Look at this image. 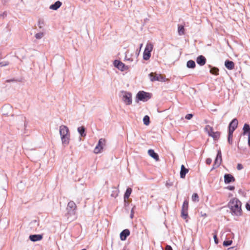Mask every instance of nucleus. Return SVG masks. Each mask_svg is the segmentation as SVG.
I'll return each mask as SVG.
<instances>
[{
  "instance_id": "obj_15",
  "label": "nucleus",
  "mask_w": 250,
  "mask_h": 250,
  "mask_svg": "<svg viewBox=\"0 0 250 250\" xmlns=\"http://www.w3.org/2000/svg\"><path fill=\"white\" fill-rule=\"evenodd\" d=\"M196 62L199 65L203 66L206 62V59L204 56L200 55L197 58Z\"/></svg>"
},
{
  "instance_id": "obj_5",
  "label": "nucleus",
  "mask_w": 250,
  "mask_h": 250,
  "mask_svg": "<svg viewBox=\"0 0 250 250\" xmlns=\"http://www.w3.org/2000/svg\"><path fill=\"white\" fill-rule=\"evenodd\" d=\"M153 49V45L151 43H147L146 46L143 53V59L145 60H148L151 56V52Z\"/></svg>"
},
{
  "instance_id": "obj_33",
  "label": "nucleus",
  "mask_w": 250,
  "mask_h": 250,
  "mask_svg": "<svg viewBox=\"0 0 250 250\" xmlns=\"http://www.w3.org/2000/svg\"><path fill=\"white\" fill-rule=\"evenodd\" d=\"M38 25L39 27L41 29L44 26V21L42 20H39L38 21Z\"/></svg>"
},
{
  "instance_id": "obj_46",
  "label": "nucleus",
  "mask_w": 250,
  "mask_h": 250,
  "mask_svg": "<svg viewBox=\"0 0 250 250\" xmlns=\"http://www.w3.org/2000/svg\"><path fill=\"white\" fill-rule=\"evenodd\" d=\"M222 154L221 151L219 150L218 151L216 156H221Z\"/></svg>"
},
{
  "instance_id": "obj_28",
  "label": "nucleus",
  "mask_w": 250,
  "mask_h": 250,
  "mask_svg": "<svg viewBox=\"0 0 250 250\" xmlns=\"http://www.w3.org/2000/svg\"><path fill=\"white\" fill-rule=\"evenodd\" d=\"M143 122H144V125H148L149 124L150 121H149V117L148 116L146 115L144 116V117L143 118Z\"/></svg>"
},
{
  "instance_id": "obj_7",
  "label": "nucleus",
  "mask_w": 250,
  "mask_h": 250,
  "mask_svg": "<svg viewBox=\"0 0 250 250\" xmlns=\"http://www.w3.org/2000/svg\"><path fill=\"white\" fill-rule=\"evenodd\" d=\"M150 80L151 82L154 81H160L163 82L165 81V78L160 74H158L156 73H151L149 74Z\"/></svg>"
},
{
  "instance_id": "obj_37",
  "label": "nucleus",
  "mask_w": 250,
  "mask_h": 250,
  "mask_svg": "<svg viewBox=\"0 0 250 250\" xmlns=\"http://www.w3.org/2000/svg\"><path fill=\"white\" fill-rule=\"evenodd\" d=\"M213 238L214 239L215 243L216 244H217L218 243V239L217 238V234H214V235H213Z\"/></svg>"
},
{
  "instance_id": "obj_34",
  "label": "nucleus",
  "mask_w": 250,
  "mask_h": 250,
  "mask_svg": "<svg viewBox=\"0 0 250 250\" xmlns=\"http://www.w3.org/2000/svg\"><path fill=\"white\" fill-rule=\"evenodd\" d=\"M232 243V241H231V240H229V241H225L224 242H223V245L224 246H230Z\"/></svg>"
},
{
  "instance_id": "obj_36",
  "label": "nucleus",
  "mask_w": 250,
  "mask_h": 250,
  "mask_svg": "<svg viewBox=\"0 0 250 250\" xmlns=\"http://www.w3.org/2000/svg\"><path fill=\"white\" fill-rule=\"evenodd\" d=\"M193 117V114H188L186 115L185 118L187 120H190Z\"/></svg>"
},
{
  "instance_id": "obj_43",
  "label": "nucleus",
  "mask_w": 250,
  "mask_h": 250,
  "mask_svg": "<svg viewBox=\"0 0 250 250\" xmlns=\"http://www.w3.org/2000/svg\"><path fill=\"white\" fill-rule=\"evenodd\" d=\"M7 64H8V63L5 62H0V65L1 66H5V65H7Z\"/></svg>"
},
{
  "instance_id": "obj_49",
  "label": "nucleus",
  "mask_w": 250,
  "mask_h": 250,
  "mask_svg": "<svg viewBox=\"0 0 250 250\" xmlns=\"http://www.w3.org/2000/svg\"><path fill=\"white\" fill-rule=\"evenodd\" d=\"M156 161H159V157H153Z\"/></svg>"
},
{
  "instance_id": "obj_24",
  "label": "nucleus",
  "mask_w": 250,
  "mask_h": 250,
  "mask_svg": "<svg viewBox=\"0 0 250 250\" xmlns=\"http://www.w3.org/2000/svg\"><path fill=\"white\" fill-rule=\"evenodd\" d=\"M78 131L81 137H84L86 135L85 133V128L83 126H80L78 128Z\"/></svg>"
},
{
  "instance_id": "obj_35",
  "label": "nucleus",
  "mask_w": 250,
  "mask_h": 250,
  "mask_svg": "<svg viewBox=\"0 0 250 250\" xmlns=\"http://www.w3.org/2000/svg\"><path fill=\"white\" fill-rule=\"evenodd\" d=\"M232 135H233V134H231V135L230 136V132H229L228 142L230 144H232Z\"/></svg>"
},
{
  "instance_id": "obj_51",
  "label": "nucleus",
  "mask_w": 250,
  "mask_h": 250,
  "mask_svg": "<svg viewBox=\"0 0 250 250\" xmlns=\"http://www.w3.org/2000/svg\"><path fill=\"white\" fill-rule=\"evenodd\" d=\"M123 250H128L124 249Z\"/></svg>"
},
{
  "instance_id": "obj_4",
  "label": "nucleus",
  "mask_w": 250,
  "mask_h": 250,
  "mask_svg": "<svg viewBox=\"0 0 250 250\" xmlns=\"http://www.w3.org/2000/svg\"><path fill=\"white\" fill-rule=\"evenodd\" d=\"M77 209V206L74 202L71 201L68 203L66 210H67V216L69 217L71 215H75L76 214V210Z\"/></svg>"
},
{
  "instance_id": "obj_21",
  "label": "nucleus",
  "mask_w": 250,
  "mask_h": 250,
  "mask_svg": "<svg viewBox=\"0 0 250 250\" xmlns=\"http://www.w3.org/2000/svg\"><path fill=\"white\" fill-rule=\"evenodd\" d=\"M243 134L248 135L250 134V126L247 124H245L243 128Z\"/></svg>"
},
{
  "instance_id": "obj_6",
  "label": "nucleus",
  "mask_w": 250,
  "mask_h": 250,
  "mask_svg": "<svg viewBox=\"0 0 250 250\" xmlns=\"http://www.w3.org/2000/svg\"><path fill=\"white\" fill-rule=\"evenodd\" d=\"M136 98L140 101H146L150 99V94L144 91H139L136 96Z\"/></svg>"
},
{
  "instance_id": "obj_9",
  "label": "nucleus",
  "mask_w": 250,
  "mask_h": 250,
  "mask_svg": "<svg viewBox=\"0 0 250 250\" xmlns=\"http://www.w3.org/2000/svg\"><path fill=\"white\" fill-rule=\"evenodd\" d=\"M105 141L104 139L101 138L99 139L98 143L95 148H94V152L96 154L100 153L103 148V146L105 144Z\"/></svg>"
},
{
  "instance_id": "obj_45",
  "label": "nucleus",
  "mask_w": 250,
  "mask_h": 250,
  "mask_svg": "<svg viewBox=\"0 0 250 250\" xmlns=\"http://www.w3.org/2000/svg\"><path fill=\"white\" fill-rule=\"evenodd\" d=\"M133 216H134V211H133V209H132L131 211L130 218H133Z\"/></svg>"
},
{
  "instance_id": "obj_3",
  "label": "nucleus",
  "mask_w": 250,
  "mask_h": 250,
  "mask_svg": "<svg viewBox=\"0 0 250 250\" xmlns=\"http://www.w3.org/2000/svg\"><path fill=\"white\" fill-rule=\"evenodd\" d=\"M205 131L208 133V136L212 137L214 140H217L220 137V133L218 131L214 132L213 128L209 125L206 126Z\"/></svg>"
},
{
  "instance_id": "obj_27",
  "label": "nucleus",
  "mask_w": 250,
  "mask_h": 250,
  "mask_svg": "<svg viewBox=\"0 0 250 250\" xmlns=\"http://www.w3.org/2000/svg\"><path fill=\"white\" fill-rule=\"evenodd\" d=\"M178 32L179 35H183L185 33V29L183 25H179Z\"/></svg>"
},
{
  "instance_id": "obj_14",
  "label": "nucleus",
  "mask_w": 250,
  "mask_h": 250,
  "mask_svg": "<svg viewBox=\"0 0 250 250\" xmlns=\"http://www.w3.org/2000/svg\"><path fill=\"white\" fill-rule=\"evenodd\" d=\"M130 234V231L128 229H124L120 233V239L121 240L125 241L126 237Z\"/></svg>"
},
{
  "instance_id": "obj_42",
  "label": "nucleus",
  "mask_w": 250,
  "mask_h": 250,
  "mask_svg": "<svg viewBox=\"0 0 250 250\" xmlns=\"http://www.w3.org/2000/svg\"><path fill=\"white\" fill-rule=\"evenodd\" d=\"M246 208L247 210L250 211V203H247L246 205Z\"/></svg>"
},
{
  "instance_id": "obj_50",
  "label": "nucleus",
  "mask_w": 250,
  "mask_h": 250,
  "mask_svg": "<svg viewBox=\"0 0 250 250\" xmlns=\"http://www.w3.org/2000/svg\"><path fill=\"white\" fill-rule=\"evenodd\" d=\"M142 46H143V44H140V49L142 48Z\"/></svg>"
},
{
  "instance_id": "obj_25",
  "label": "nucleus",
  "mask_w": 250,
  "mask_h": 250,
  "mask_svg": "<svg viewBox=\"0 0 250 250\" xmlns=\"http://www.w3.org/2000/svg\"><path fill=\"white\" fill-rule=\"evenodd\" d=\"M131 192H132V189L130 188H127L125 193V195H124V199H125V201L126 200V199H127L130 196L131 193Z\"/></svg>"
},
{
  "instance_id": "obj_16",
  "label": "nucleus",
  "mask_w": 250,
  "mask_h": 250,
  "mask_svg": "<svg viewBox=\"0 0 250 250\" xmlns=\"http://www.w3.org/2000/svg\"><path fill=\"white\" fill-rule=\"evenodd\" d=\"M70 135L61 137L62 144L63 146H65L69 144L70 140Z\"/></svg>"
},
{
  "instance_id": "obj_1",
  "label": "nucleus",
  "mask_w": 250,
  "mask_h": 250,
  "mask_svg": "<svg viewBox=\"0 0 250 250\" xmlns=\"http://www.w3.org/2000/svg\"><path fill=\"white\" fill-rule=\"evenodd\" d=\"M228 206L233 215L241 216L242 215V203L237 198L231 199L229 202Z\"/></svg>"
},
{
  "instance_id": "obj_11",
  "label": "nucleus",
  "mask_w": 250,
  "mask_h": 250,
  "mask_svg": "<svg viewBox=\"0 0 250 250\" xmlns=\"http://www.w3.org/2000/svg\"><path fill=\"white\" fill-rule=\"evenodd\" d=\"M114 65L118 68L119 70L123 71L125 70H127L128 69V66L125 65L124 63L118 60H115L114 61Z\"/></svg>"
},
{
  "instance_id": "obj_39",
  "label": "nucleus",
  "mask_w": 250,
  "mask_h": 250,
  "mask_svg": "<svg viewBox=\"0 0 250 250\" xmlns=\"http://www.w3.org/2000/svg\"><path fill=\"white\" fill-rule=\"evenodd\" d=\"M212 162V160L210 158H208L206 160V163L208 164V165H210L211 164Z\"/></svg>"
},
{
  "instance_id": "obj_31",
  "label": "nucleus",
  "mask_w": 250,
  "mask_h": 250,
  "mask_svg": "<svg viewBox=\"0 0 250 250\" xmlns=\"http://www.w3.org/2000/svg\"><path fill=\"white\" fill-rule=\"evenodd\" d=\"M148 154L149 156H158V154L154 152V150L151 149L148 150Z\"/></svg>"
},
{
  "instance_id": "obj_38",
  "label": "nucleus",
  "mask_w": 250,
  "mask_h": 250,
  "mask_svg": "<svg viewBox=\"0 0 250 250\" xmlns=\"http://www.w3.org/2000/svg\"><path fill=\"white\" fill-rule=\"evenodd\" d=\"M243 168V166L241 164H238L237 166V168L238 170H241Z\"/></svg>"
},
{
  "instance_id": "obj_47",
  "label": "nucleus",
  "mask_w": 250,
  "mask_h": 250,
  "mask_svg": "<svg viewBox=\"0 0 250 250\" xmlns=\"http://www.w3.org/2000/svg\"><path fill=\"white\" fill-rule=\"evenodd\" d=\"M248 137H248V139H248V142H249V145H250V134H249V135L248 136Z\"/></svg>"
},
{
  "instance_id": "obj_32",
  "label": "nucleus",
  "mask_w": 250,
  "mask_h": 250,
  "mask_svg": "<svg viewBox=\"0 0 250 250\" xmlns=\"http://www.w3.org/2000/svg\"><path fill=\"white\" fill-rule=\"evenodd\" d=\"M44 33L43 32H40L35 34V37L37 39H41L44 36Z\"/></svg>"
},
{
  "instance_id": "obj_12",
  "label": "nucleus",
  "mask_w": 250,
  "mask_h": 250,
  "mask_svg": "<svg viewBox=\"0 0 250 250\" xmlns=\"http://www.w3.org/2000/svg\"><path fill=\"white\" fill-rule=\"evenodd\" d=\"M59 133L61 137L70 135L68 127L64 125H62L60 126Z\"/></svg>"
},
{
  "instance_id": "obj_18",
  "label": "nucleus",
  "mask_w": 250,
  "mask_h": 250,
  "mask_svg": "<svg viewBox=\"0 0 250 250\" xmlns=\"http://www.w3.org/2000/svg\"><path fill=\"white\" fill-rule=\"evenodd\" d=\"M188 172V169L186 168L185 166L182 165L181 167V170L180 172V177L181 178H185L186 174Z\"/></svg>"
},
{
  "instance_id": "obj_30",
  "label": "nucleus",
  "mask_w": 250,
  "mask_h": 250,
  "mask_svg": "<svg viewBox=\"0 0 250 250\" xmlns=\"http://www.w3.org/2000/svg\"><path fill=\"white\" fill-rule=\"evenodd\" d=\"M192 200L193 202H198L199 200V196L196 193H194L192 196Z\"/></svg>"
},
{
  "instance_id": "obj_48",
  "label": "nucleus",
  "mask_w": 250,
  "mask_h": 250,
  "mask_svg": "<svg viewBox=\"0 0 250 250\" xmlns=\"http://www.w3.org/2000/svg\"><path fill=\"white\" fill-rule=\"evenodd\" d=\"M7 108H9V109H11V108L10 106H4V107H3L2 109H4L5 108H7Z\"/></svg>"
},
{
  "instance_id": "obj_10",
  "label": "nucleus",
  "mask_w": 250,
  "mask_h": 250,
  "mask_svg": "<svg viewBox=\"0 0 250 250\" xmlns=\"http://www.w3.org/2000/svg\"><path fill=\"white\" fill-rule=\"evenodd\" d=\"M238 122L236 119H233L229 125V132H230V136L233 134V131L237 128Z\"/></svg>"
},
{
  "instance_id": "obj_44",
  "label": "nucleus",
  "mask_w": 250,
  "mask_h": 250,
  "mask_svg": "<svg viewBox=\"0 0 250 250\" xmlns=\"http://www.w3.org/2000/svg\"><path fill=\"white\" fill-rule=\"evenodd\" d=\"M227 188L230 190H233L234 189V187L233 186H229Z\"/></svg>"
},
{
  "instance_id": "obj_17",
  "label": "nucleus",
  "mask_w": 250,
  "mask_h": 250,
  "mask_svg": "<svg viewBox=\"0 0 250 250\" xmlns=\"http://www.w3.org/2000/svg\"><path fill=\"white\" fill-rule=\"evenodd\" d=\"M29 239L32 241L36 242L41 240L42 239V236L40 234L31 235L29 236Z\"/></svg>"
},
{
  "instance_id": "obj_23",
  "label": "nucleus",
  "mask_w": 250,
  "mask_h": 250,
  "mask_svg": "<svg viewBox=\"0 0 250 250\" xmlns=\"http://www.w3.org/2000/svg\"><path fill=\"white\" fill-rule=\"evenodd\" d=\"M187 66L189 68H194L196 66L195 62L192 60H189L187 62Z\"/></svg>"
},
{
  "instance_id": "obj_8",
  "label": "nucleus",
  "mask_w": 250,
  "mask_h": 250,
  "mask_svg": "<svg viewBox=\"0 0 250 250\" xmlns=\"http://www.w3.org/2000/svg\"><path fill=\"white\" fill-rule=\"evenodd\" d=\"M188 202L187 200H185L183 203L181 211V216L184 219H186L188 216Z\"/></svg>"
},
{
  "instance_id": "obj_2",
  "label": "nucleus",
  "mask_w": 250,
  "mask_h": 250,
  "mask_svg": "<svg viewBox=\"0 0 250 250\" xmlns=\"http://www.w3.org/2000/svg\"><path fill=\"white\" fill-rule=\"evenodd\" d=\"M121 94L122 96V101L126 105H130L132 104V94L130 92L125 91H122L121 92Z\"/></svg>"
},
{
  "instance_id": "obj_13",
  "label": "nucleus",
  "mask_w": 250,
  "mask_h": 250,
  "mask_svg": "<svg viewBox=\"0 0 250 250\" xmlns=\"http://www.w3.org/2000/svg\"><path fill=\"white\" fill-rule=\"evenodd\" d=\"M224 181L226 184H229L235 181L234 177L229 174H226L224 176Z\"/></svg>"
},
{
  "instance_id": "obj_22",
  "label": "nucleus",
  "mask_w": 250,
  "mask_h": 250,
  "mask_svg": "<svg viewBox=\"0 0 250 250\" xmlns=\"http://www.w3.org/2000/svg\"><path fill=\"white\" fill-rule=\"evenodd\" d=\"M222 161V157H215L214 163L213 166V168H215L218 167L221 164Z\"/></svg>"
},
{
  "instance_id": "obj_20",
  "label": "nucleus",
  "mask_w": 250,
  "mask_h": 250,
  "mask_svg": "<svg viewBox=\"0 0 250 250\" xmlns=\"http://www.w3.org/2000/svg\"><path fill=\"white\" fill-rule=\"evenodd\" d=\"M62 2L60 1H57L54 4L51 5L49 7L50 9H52L54 10H57L59 8L61 7L62 5Z\"/></svg>"
},
{
  "instance_id": "obj_26",
  "label": "nucleus",
  "mask_w": 250,
  "mask_h": 250,
  "mask_svg": "<svg viewBox=\"0 0 250 250\" xmlns=\"http://www.w3.org/2000/svg\"><path fill=\"white\" fill-rule=\"evenodd\" d=\"M128 53H129L128 50L126 51V52H125V61H128L129 62H132L133 61V59L131 57L132 55L128 56Z\"/></svg>"
},
{
  "instance_id": "obj_41",
  "label": "nucleus",
  "mask_w": 250,
  "mask_h": 250,
  "mask_svg": "<svg viewBox=\"0 0 250 250\" xmlns=\"http://www.w3.org/2000/svg\"><path fill=\"white\" fill-rule=\"evenodd\" d=\"M165 250H172V249L171 246L167 245L165 248Z\"/></svg>"
},
{
  "instance_id": "obj_29",
  "label": "nucleus",
  "mask_w": 250,
  "mask_h": 250,
  "mask_svg": "<svg viewBox=\"0 0 250 250\" xmlns=\"http://www.w3.org/2000/svg\"><path fill=\"white\" fill-rule=\"evenodd\" d=\"M219 69L216 67H213L210 69V72L215 75H218Z\"/></svg>"
},
{
  "instance_id": "obj_40",
  "label": "nucleus",
  "mask_w": 250,
  "mask_h": 250,
  "mask_svg": "<svg viewBox=\"0 0 250 250\" xmlns=\"http://www.w3.org/2000/svg\"><path fill=\"white\" fill-rule=\"evenodd\" d=\"M6 16V13L3 12L2 14H0V18H4Z\"/></svg>"
},
{
  "instance_id": "obj_19",
  "label": "nucleus",
  "mask_w": 250,
  "mask_h": 250,
  "mask_svg": "<svg viewBox=\"0 0 250 250\" xmlns=\"http://www.w3.org/2000/svg\"><path fill=\"white\" fill-rule=\"evenodd\" d=\"M225 65L226 67L229 70H232L234 67V62L229 60H227L225 61Z\"/></svg>"
}]
</instances>
